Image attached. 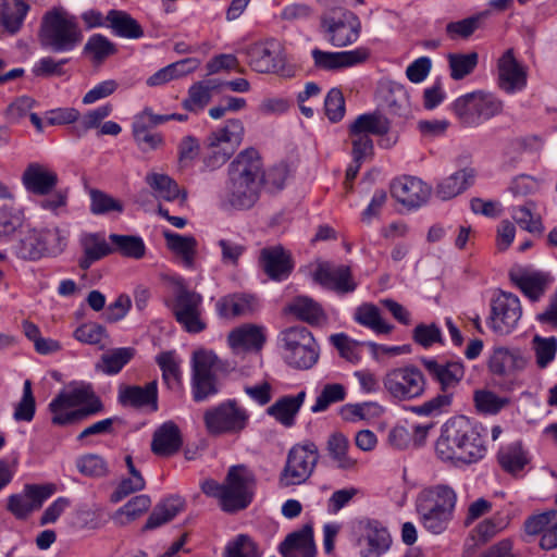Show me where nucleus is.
<instances>
[{"label": "nucleus", "instance_id": "obj_1", "mask_svg": "<svg viewBox=\"0 0 557 557\" xmlns=\"http://www.w3.org/2000/svg\"><path fill=\"white\" fill-rule=\"evenodd\" d=\"M482 431L481 425L465 416L447 420L435 443L437 457L456 466L480 461L487 451Z\"/></svg>", "mask_w": 557, "mask_h": 557}, {"label": "nucleus", "instance_id": "obj_2", "mask_svg": "<svg viewBox=\"0 0 557 557\" xmlns=\"http://www.w3.org/2000/svg\"><path fill=\"white\" fill-rule=\"evenodd\" d=\"M230 181L221 206L224 209L248 210L259 199L263 176L259 152L249 148L242 151L228 166Z\"/></svg>", "mask_w": 557, "mask_h": 557}, {"label": "nucleus", "instance_id": "obj_3", "mask_svg": "<svg viewBox=\"0 0 557 557\" xmlns=\"http://www.w3.org/2000/svg\"><path fill=\"white\" fill-rule=\"evenodd\" d=\"M103 408L101 399L89 386L62 391L49 404L51 422L58 426L78 423L100 413Z\"/></svg>", "mask_w": 557, "mask_h": 557}, {"label": "nucleus", "instance_id": "obj_4", "mask_svg": "<svg viewBox=\"0 0 557 557\" xmlns=\"http://www.w3.org/2000/svg\"><path fill=\"white\" fill-rule=\"evenodd\" d=\"M38 37L42 48L69 52L82 42L83 33L74 15L63 9H52L42 16Z\"/></svg>", "mask_w": 557, "mask_h": 557}, {"label": "nucleus", "instance_id": "obj_5", "mask_svg": "<svg viewBox=\"0 0 557 557\" xmlns=\"http://www.w3.org/2000/svg\"><path fill=\"white\" fill-rule=\"evenodd\" d=\"M278 346L287 364L300 370L311 369L319 360L320 349L312 333L305 326H290L278 335Z\"/></svg>", "mask_w": 557, "mask_h": 557}, {"label": "nucleus", "instance_id": "obj_6", "mask_svg": "<svg viewBox=\"0 0 557 557\" xmlns=\"http://www.w3.org/2000/svg\"><path fill=\"white\" fill-rule=\"evenodd\" d=\"M504 102L496 95L483 90L472 91L458 97L451 103V110L466 127H476L499 115Z\"/></svg>", "mask_w": 557, "mask_h": 557}, {"label": "nucleus", "instance_id": "obj_7", "mask_svg": "<svg viewBox=\"0 0 557 557\" xmlns=\"http://www.w3.org/2000/svg\"><path fill=\"white\" fill-rule=\"evenodd\" d=\"M319 458V449L314 443L307 441L294 445L280 474V486L288 487L305 483L313 473Z\"/></svg>", "mask_w": 557, "mask_h": 557}, {"label": "nucleus", "instance_id": "obj_8", "mask_svg": "<svg viewBox=\"0 0 557 557\" xmlns=\"http://www.w3.org/2000/svg\"><path fill=\"white\" fill-rule=\"evenodd\" d=\"M224 511L236 512L247 508L252 502L256 475L245 465L230 467L224 479Z\"/></svg>", "mask_w": 557, "mask_h": 557}, {"label": "nucleus", "instance_id": "obj_9", "mask_svg": "<svg viewBox=\"0 0 557 557\" xmlns=\"http://www.w3.org/2000/svg\"><path fill=\"white\" fill-rule=\"evenodd\" d=\"M244 134V124L239 119L226 121L222 128L208 136L210 153L205 158V164L210 169L224 164L242 144Z\"/></svg>", "mask_w": 557, "mask_h": 557}, {"label": "nucleus", "instance_id": "obj_10", "mask_svg": "<svg viewBox=\"0 0 557 557\" xmlns=\"http://www.w3.org/2000/svg\"><path fill=\"white\" fill-rule=\"evenodd\" d=\"M171 310L176 321L188 333H200L207 327L202 319V296L177 283Z\"/></svg>", "mask_w": 557, "mask_h": 557}, {"label": "nucleus", "instance_id": "obj_11", "mask_svg": "<svg viewBox=\"0 0 557 557\" xmlns=\"http://www.w3.org/2000/svg\"><path fill=\"white\" fill-rule=\"evenodd\" d=\"M248 420V412L234 399L223 401L203 413L205 426L210 435L239 433Z\"/></svg>", "mask_w": 557, "mask_h": 557}, {"label": "nucleus", "instance_id": "obj_12", "mask_svg": "<svg viewBox=\"0 0 557 557\" xmlns=\"http://www.w3.org/2000/svg\"><path fill=\"white\" fill-rule=\"evenodd\" d=\"M487 325L498 335L510 334L522 317L520 299L512 293L498 290L491 298Z\"/></svg>", "mask_w": 557, "mask_h": 557}, {"label": "nucleus", "instance_id": "obj_13", "mask_svg": "<svg viewBox=\"0 0 557 557\" xmlns=\"http://www.w3.org/2000/svg\"><path fill=\"white\" fill-rule=\"evenodd\" d=\"M322 27L331 45L346 47L359 38L361 23L351 11L338 10L323 17Z\"/></svg>", "mask_w": 557, "mask_h": 557}, {"label": "nucleus", "instance_id": "obj_14", "mask_svg": "<svg viewBox=\"0 0 557 557\" xmlns=\"http://www.w3.org/2000/svg\"><path fill=\"white\" fill-rule=\"evenodd\" d=\"M57 492L53 483L26 484L21 493L8 497L7 510L16 519L24 520Z\"/></svg>", "mask_w": 557, "mask_h": 557}, {"label": "nucleus", "instance_id": "obj_15", "mask_svg": "<svg viewBox=\"0 0 557 557\" xmlns=\"http://www.w3.org/2000/svg\"><path fill=\"white\" fill-rule=\"evenodd\" d=\"M249 66L258 73H278L284 70L282 45L275 39L255 42L245 48Z\"/></svg>", "mask_w": 557, "mask_h": 557}, {"label": "nucleus", "instance_id": "obj_16", "mask_svg": "<svg viewBox=\"0 0 557 557\" xmlns=\"http://www.w3.org/2000/svg\"><path fill=\"white\" fill-rule=\"evenodd\" d=\"M193 383H213L235 371L234 366L220 359L214 351L199 348L191 355Z\"/></svg>", "mask_w": 557, "mask_h": 557}, {"label": "nucleus", "instance_id": "obj_17", "mask_svg": "<svg viewBox=\"0 0 557 557\" xmlns=\"http://www.w3.org/2000/svg\"><path fill=\"white\" fill-rule=\"evenodd\" d=\"M527 70L518 62L513 49H507L497 61V85L506 94H516L527 86Z\"/></svg>", "mask_w": 557, "mask_h": 557}, {"label": "nucleus", "instance_id": "obj_18", "mask_svg": "<svg viewBox=\"0 0 557 557\" xmlns=\"http://www.w3.org/2000/svg\"><path fill=\"white\" fill-rule=\"evenodd\" d=\"M313 280L322 287L337 294H348L357 287L350 268L344 264L335 265L330 262H321L313 272Z\"/></svg>", "mask_w": 557, "mask_h": 557}, {"label": "nucleus", "instance_id": "obj_19", "mask_svg": "<svg viewBox=\"0 0 557 557\" xmlns=\"http://www.w3.org/2000/svg\"><path fill=\"white\" fill-rule=\"evenodd\" d=\"M391 193L403 206L417 209L430 198L431 187L418 177L403 176L393 181Z\"/></svg>", "mask_w": 557, "mask_h": 557}, {"label": "nucleus", "instance_id": "obj_20", "mask_svg": "<svg viewBox=\"0 0 557 557\" xmlns=\"http://www.w3.org/2000/svg\"><path fill=\"white\" fill-rule=\"evenodd\" d=\"M311 55L317 69L337 71L364 62L369 57V52L364 48L339 52L323 51L315 48L311 51Z\"/></svg>", "mask_w": 557, "mask_h": 557}, {"label": "nucleus", "instance_id": "obj_21", "mask_svg": "<svg viewBox=\"0 0 557 557\" xmlns=\"http://www.w3.org/2000/svg\"><path fill=\"white\" fill-rule=\"evenodd\" d=\"M259 265L273 281L286 280L294 268L290 255L281 245L262 248Z\"/></svg>", "mask_w": 557, "mask_h": 557}, {"label": "nucleus", "instance_id": "obj_22", "mask_svg": "<svg viewBox=\"0 0 557 557\" xmlns=\"http://www.w3.org/2000/svg\"><path fill=\"white\" fill-rule=\"evenodd\" d=\"M58 182L57 172L38 162L29 163L22 175V183L26 190L39 196L53 191Z\"/></svg>", "mask_w": 557, "mask_h": 557}, {"label": "nucleus", "instance_id": "obj_23", "mask_svg": "<svg viewBox=\"0 0 557 557\" xmlns=\"http://www.w3.org/2000/svg\"><path fill=\"white\" fill-rule=\"evenodd\" d=\"M416 504L454 517L457 505V493L453 487L445 484L430 486L423 488L418 494Z\"/></svg>", "mask_w": 557, "mask_h": 557}, {"label": "nucleus", "instance_id": "obj_24", "mask_svg": "<svg viewBox=\"0 0 557 557\" xmlns=\"http://www.w3.org/2000/svg\"><path fill=\"white\" fill-rule=\"evenodd\" d=\"M278 550L283 557H315L311 524H305L300 530L289 533L280 544Z\"/></svg>", "mask_w": 557, "mask_h": 557}, {"label": "nucleus", "instance_id": "obj_25", "mask_svg": "<svg viewBox=\"0 0 557 557\" xmlns=\"http://www.w3.org/2000/svg\"><path fill=\"white\" fill-rule=\"evenodd\" d=\"M267 341L265 329L256 324H244L227 336L230 347L235 351L259 352Z\"/></svg>", "mask_w": 557, "mask_h": 557}, {"label": "nucleus", "instance_id": "obj_26", "mask_svg": "<svg viewBox=\"0 0 557 557\" xmlns=\"http://www.w3.org/2000/svg\"><path fill=\"white\" fill-rule=\"evenodd\" d=\"M510 280L532 301H537L544 295L549 283L547 274L527 269L511 271Z\"/></svg>", "mask_w": 557, "mask_h": 557}, {"label": "nucleus", "instance_id": "obj_27", "mask_svg": "<svg viewBox=\"0 0 557 557\" xmlns=\"http://www.w3.org/2000/svg\"><path fill=\"white\" fill-rule=\"evenodd\" d=\"M83 257L78 265L83 270H88L96 261L114 252V248L107 242L102 233H87L81 237Z\"/></svg>", "mask_w": 557, "mask_h": 557}, {"label": "nucleus", "instance_id": "obj_28", "mask_svg": "<svg viewBox=\"0 0 557 557\" xmlns=\"http://www.w3.org/2000/svg\"><path fill=\"white\" fill-rule=\"evenodd\" d=\"M525 359L518 349L496 347L488 358V369L497 375H510L525 367Z\"/></svg>", "mask_w": 557, "mask_h": 557}, {"label": "nucleus", "instance_id": "obj_29", "mask_svg": "<svg viewBox=\"0 0 557 557\" xmlns=\"http://www.w3.org/2000/svg\"><path fill=\"white\" fill-rule=\"evenodd\" d=\"M182 444L178 426L174 422L168 421L154 431L151 450L158 456H171L181 449Z\"/></svg>", "mask_w": 557, "mask_h": 557}, {"label": "nucleus", "instance_id": "obj_30", "mask_svg": "<svg viewBox=\"0 0 557 557\" xmlns=\"http://www.w3.org/2000/svg\"><path fill=\"white\" fill-rule=\"evenodd\" d=\"M359 529L363 531L369 549L364 557H373L385 552L391 544V536L385 527L376 520L359 521Z\"/></svg>", "mask_w": 557, "mask_h": 557}, {"label": "nucleus", "instance_id": "obj_31", "mask_svg": "<svg viewBox=\"0 0 557 557\" xmlns=\"http://www.w3.org/2000/svg\"><path fill=\"white\" fill-rule=\"evenodd\" d=\"M306 397V392L301 391L297 395H287L277 399L267 409L269 416L285 426H292L295 423V417L299 411Z\"/></svg>", "mask_w": 557, "mask_h": 557}, {"label": "nucleus", "instance_id": "obj_32", "mask_svg": "<svg viewBox=\"0 0 557 557\" xmlns=\"http://www.w3.org/2000/svg\"><path fill=\"white\" fill-rule=\"evenodd\" d=\"M421 361L431 377L438 383H458L465 376V367L461 361L438 362L426 358Z\"/></svg>", "mask_w": 557, "mask_h": 557}, {"label": "nucleus", "instance_id": "obj_33", "mask_svg": "<svg viewBox=\"0 0 557 557\" xmlns=\"http://www.w3.org/2000/svg\"><path fill=\"white\" fill-rule=\"evenodd\" d=\"M221 88L216 79H206L193 84L188 89V96L182 102L185 110L199 112L210 102L212 91Z\"/></svg>", "mask_w": 557, "mask_h": 557}, {"label": "nucleus", "instance_id": "obj_34", "mask_svg": "<svg viewBox=\"0 0 557 557\" xmlns=\"http://www.w3.org/2000/svg\"><path fill=\"white\" fill-rule=\"evenodd\" d=\"M106 20L113 34L119 37L138 39L144 36L141 26L125 11L110 10Z\"/></svg>", "mask_w": 557, "mask_h": 557}, {"label": "nucleus", "instance_id": "obj_35", "mask_svg": "<svg viewBox=\"0 0 557 557\" xmlns=\"http://www.w3.org/2000/svg\"><path fill=\"white\" fill-rule=\"evenodd\" d=\"M255 298L244 294H232L220 298L216 311L221 318L232 319L247 315L253 310Z\"/></svg>", "mask_w": 557, "mask_h": 557}, {"label": "nucleus", "instance_id": "obj_36", "mask_svg": "<svg viewBox=\"0 0 557 557\" xmlns=\"http://www.w3.org/2000/svg\"><path fill=\"white\" fill-rule=\"evenodd\" d=\"M184 500L177 496L169 497L157 504L148 517L144 530H153L170 522L184 509Z\"/></svg>", "mask_w": 557, "mask_h": 557}, {"label": "nucleus", "instance_id": "obj_37", "mask_svg": "<svg viewBox=\"0 0 557 557\" xmlns=\"http://www.w3.org/2000/svg\"><path fill=\"white\" fill-rule=\"evenodd\" d=\"M474 178L473 170L462 169L444 178L436 187V196L448 200L465 191Z\"/></svg>", "mask_w": 557, "mask_h": 557}, {"label": "nucleus", "instance_id": "obj_38", "mask_svg": "<svg viewBox=\"0 0 557 557\" xmlns=\"http://www.w3.org/2000/svg\"><path fill=\"white\" fill-rule=\"evenodd\" d=\"M389 131V121L381 113L359 115L349 126V135L381 136Z\"/></svg>", "mask_w": 557, "mask_h": 557}, {"label": "nucleus", "instance_id": "obj_39", "mask_svg": "<svg viewBox=\"0 0 557 557\" xmlns=\"http://www.w3.org/2000/svg\"><path fill=\"white\" fill-rule=\"evenodd\" d=\"M508 395L497 394L486 387L478 388L473 393L475 410L481 414L494 416L510 404Z\"/></svg>", "mask_w": 557, "mask_h": 557}, {"label": "nucleus", "instance_id": "obj_40", "mask_svg": "<svg viewBox=\"0 0 557 557\" xmlns=\"http://www.w3.org/2000/svg\"><path fill=\"white\" fill-rule=\"evenodd\" d=\"M164 238L168 247L178 257L185 268L193 269L195 265V257L197 253V240L193 236H184L181 234L164 232Z\"/></svg>", "mask_w": 557, "mask_h": 557}, {"label": "nucleus", "instance_id": "obj_41", "mask_svg": "<svg viewBox=\"0 0 557 557\" xmlns=\"http://www.w3.org/2000/svg\"><path fill=\"white\" fill-rule=\"evenodd\" d=\"M287 310L297 319L311 325H318L325 320L321 306L306 296L296 297L288 304Z\"/></svg>", "mask_w": 557, "mask_h": 557}, {"label": "nucleus", "instance_id": "obj_42", "mask_svg": "<svg viewBox=\"0 0 557 557\" xmlns=\"http://www.w3.org/2000/svg\"><path fill=\"white\" fill-rule=\"evenodd\" d=\"M119 399L123 406L139 408L153 404L156 409L157 385H145V387L139 385H127L120 391Z\"/></svg>", "mask_w": 557, "mask_h": 557}, {"label": "nucleus", "instance_id": "obj_43", "mask_svg": "<svg viewBox=\"0 0 557 557\" xmlns=\"http://www.w3.org/2000/svg\"><path fill=\"white\" fill-rule=\"evenodd\" d=\"M12 251L18 259L26 261H36L44 258L38 231L32 228L22 233L13 244Z\"/></svg>", "mask_w": 557, "mask_h": 557}, {"label": "nucleus", "instance_id": "obj_44", "mask_svg": "<svg viewBox=\"0 0 557 557\" xmlns=\"http://www.w3.org/2000/svg\"><path fill=\"white\" fill-rule=\"evenodd\" d=\"M497 459L500 467L512 474L523 470L529 462L528 453L523 449L519 441L502 447L498 451Z\"/></svg>", "mask_w": 557, "mask_h": 557}, {"label": "nucleus", "instance_id": "obj_45", "mask_svg": "<svg viewBox=\"0 0 557 557\" xmlns=\"http://www.w3.org/2000/svg\"><path fill=\"white\" fill-rule=\"evenodd\" d=\"M354 319L360 325L379 334H388L393 330V326L381 318L379 308L373 304L366 302L357 307Z\"/></svg>", "mask_w": 557, "mask_h": 557}, {"label": "nucleus", "instance_id": "obj_46", "mask_svg": "<svg viewBox=\"0 0 557 557\" xmlns=\"http://www.w3.org/2000/svg\"><path fill=\"white\" fill-rule=\"evenodd\" d=\"M29 10V5L24 0H3L1 23L11 34L20 30Z\"/></svg>", "mask_w": 557, "mask_h": 557}, {"label": "nucleus", "instance_id": "obj_47", "mask_svg": "<svg viewBox=\"0 0 557 557\" xmlns=\"http://www.w3.org/2000/svg\"><path fill=\"white\" fill-rule=\"evenodd\" d=\"M348 448L349 441L343 433L336 432L330 435L326 449L339 469L349 470L356 466V460L348 455Z\"/></svg>", "mask_w": 557, "mask_h": 557}, {"label": "nucleus", "instance_id": "obj_48", "mask_svg": "<svg viewBox=\"0 0 557 557\" xmlns=\"http://www.w3.org/2000/svg\"><path fill=\"white\" fill-rule=\"evenodd\" d=\"M109 239L112 243L114 252L116 251L125 258L139 260L146 253V245L139 236L111 234Z\"/></svg>", "mask_w": 557, "mask_h": 557}, {"label": "nucleus", "instance_id": "obj_49", "mask_svg": "<svg viewBox=\"0 0 557 557\" xmlns=\"http://www.w3.org/2000/svg\"><path fill=\"white\" fill-rule=\"evenodd\" d=\"M45 257H57L67 245V232L59 227L37 230Z\"/></svg>", "mask_w": 557, "mask_h": 557}, {"label": "nucleus", "instance_id": "obj_50", "mask_svg": "<svg viewBox=\"0 0 557 557\" xmlns=\"http://www.w3.org/2000/svg\"><path fill=\"white\" fill-rule=\"evenodd\" d=\"M416 509L422 527L435 535L444 533L454 519V517L448 513L436 511L418 504H416Z\"/></svg>", "mask_w": 557, "mask_h": 557}, {"label": "nucleus", "instance_id": "obj_51", "mask_svg": "<svg viewBox=\"0 0 557 557\" xmlns=\"http://www.w3.org/2000/svg\"><path fill=\"white\" fill-rule=\"evenodd\" d=\"M535 203L527 201L522 206L512 207L511 216L523 230L532 234H542L544 226L539 214L534 213Z\"/></svg>", "mask_w": 557, "mask_h": 557}, {"label": "nucleus", "instance_id": "obj_52", "mask_svg": "<svg viewBox=\"0 0 557 557\" xmlns=\"http://www.w3.org/2000/svg\"><path fill=\"white\" fill-rule=\"evenodd\" d=\"M115 45L101 34L91 35L86 41L83 53L94 63H101L110 55L116 53Z\"/></svg>", "mask_w": 557, "mask_h": 557}, {"label": "nucleus", "instance_id": "obj_53", "mask_svg": "<svg viewBox=\"0 0 557 557\" xmlns=\"http://www.w3.org/2000/svg\"><path fill=\"white\" fill-rule=\"evenodd\" d=\"M125 463L131 478L124 479L117 488L112 493L111 500L117 503L132 493L141 491L145 487V480L140 472L135 468L132 456L125 457Z\"/></svg>", "mask_w": 557, "mask_h": 557}, {"label": "nucleus", "instance_id": "obj_54", "mask_svg": "<svg viewBox=\"0 0 557 557\" xmlns=\"http://www.w3.org/2000/svg\"><path fill=\"white\" fill-rule=\"evenodd\" d=\"M134 356L135 349L132 347L115 348L103 354L97 367L107 374H115L120 372Z\"/></svg>", "mask_w": 557, "mask_h": 557}, {"label": "nucleus", "instance_id": "obj_55", "mask_svg": "<svg viewBox=\"0 0 557 557\" xmlns=\"http://www.w3.org/2000/svg\"><path fill=\"white\" fill-rule=\"evenodd\" d=\"M448 65L450 77L455 81L463 79L470 75L479 63V54L475 51L469 53H449Z\"/></svg>", "mask_w": 557, "mask_h": 557}, {"label": "nucleus", "instance_id": "obj_56", "mask_svg": "<svg viewBox=\"0 0 557 557\" xmlns=\"http://www.w3.org/2000/svg\"><path fill=\"white\" fill-rule=\"evenodd\" d=\"M329 341L336 348L338 355L348 362L357 363L361 359V347L366 343L355 341L345 333L332 334Z\"/></svg>", "mask_w": 557, "mask_h": 557}, {"label": "nucleus", "instance_id": "obj_57", "mask_svg": "<svg viewBox=\"0 0 557 557\" xmlns=\"http://www.w3.org/2000/svg\"><path fill=\"white\" fill-rule=\"evenodd\" d=\"M147 183L153 189L156 196L163 200L173 201L181 195L176 182L165 174H150L147 176Z\"/></svg>", "mask_w": 557, "mask_h": 557}, {"label": "nucleus", "instance_id": "obj_58", "mask_svg": "<svg viewBox=\"0 0 557 557\" xmlns=\"http://www.w3.org/2000/svg\"><path fill=\"white\" fill-rule=\"evenodd\" d=\"M132 129L134 140L143 152L156 150L164 143L160 133L150 132L140 121H134Z\"/></svg>", "mask_w": 557, "mask_h": 557}, {"label": "nucleus", "instance_id": "obj_59", "mask_svg": "<svg viewBox=\"0 0 557 557\" xmlns=\"http://www.w3.org/2000/svg\"><path fill=\"white\" fill-rule=\"evenodd\" d=\"M113 107L110 103L98 107L88 111L74 126V132L77 136H83L87 131L100 127L102 121L112 113Z\"/></svg>", "mask_w": 557, "mask_h": 557}, {"label": "nucleus", "instance_id": "obj_60", "mask_svg": "<svg viewBox=\"0 0 557 557\" xmlns=\"http://www.w3.org/2000/svg\"><path fill=\"white\" fill-rule=\"evenodd\" d=\"M450 387L451 385H441L440 392L434 397L413 410L420 414H435L446 411L451 405L454 396Z\"/></svg>", "mask_w": 557, "mask_h": 557}, {"label": "nucleus", "instance_id": "obj_61", "mask_svg": "<svg viewBox=\"0 0 557 557\" xmlns=\"http://www.w3.org/2000/svg\"><path fill=\"white\" fill-rule=\"evenodd\" d=\"M382 408L376 403L364 401L360 404H347L341 408V416L345 421L364 420L379 416Z\"/></svg>", "mask_w": 557, "mask_h": 557}, {"label": "nucleus", "instance_id": "obj_62", "mask_svg": "<svg viewBox=\"0 0 557 557\" xmlns=\"http://www.w3.org/2000/svg\"><path fill=\"white\" fill-rule=\"evenodd\" d=\"M23 211L13 206L0 207V238L13 234L23 225Z\"/></svg>", "mask_w": 557, "mask_h": 557}, {"label": "nucleus", "instance_id": "obj_63", "mask_svg": "<svg viewBox=\"0 0 557 557\" xmlns=\"http://www.w3.org/2000/svg\"><path fill=\"white\" fill-rule=\"evenodd\" d=\"M259 549L252 539L246 534H239L225 547L224 557H259Z\"/></svg>", "mask_w": 557, "mask_h": 557}, {"label": "nucleus", "instance_id": "obj_64", "mask_svg": "<svg viewBox=\"0 0 557 557\" xmlns=\"http://www.w3.org/2000/svg\"><path fill=\"white\" fill-rule=\"evenodd\" d=\"M76 466L81 473L88 476H103L108 473L106 460L96 454L79 457L76 461Z\"/></svg>", "mask_w": 557, "mask_h": 557}]
</instances>
